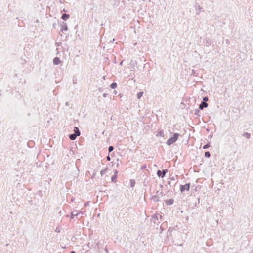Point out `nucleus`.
I'll use <instances>...</instances> for the list:
<instances>
[{
	"label": "nucleus",
	"instance_id": "a211bd4d",
	"mask_svg": "<svg viewBox=\"0 0 253 253\" xmlns=\"http://www.w3.org/2000/svg\"><path fill=\"white\" fill-rule=\"evenodd\" d=\"M143 93H143V91H140V92H138V93H137V95H136V96H137V98L138 99H140V98H141V97L143 96Z\"/></svg>",
	"mask_w": 253,
	"mask_h": 253
},
{
	"label": "nucleus",
	"instance_id": "a19ab883",
	"mask_svg": "<svg viewBox=\"0 0 253 253\" xmlns=\"http://www.w3.org/2000/svg\"><path fill=\"white\" fill-rule=\"evenodd\" d=\"M191 113H193V111H191Z\"/></svg>",
	"mask_w": 253,
	"mask_h": 253
},
{
	"label": "nucleus",
	"instance_id": "ea45409f",
	"mask_svg": "<svg viewBox=\"0 0 253 253\" xmlns=\"http://www.w3.org/2000/svg\"><path fill=\"white\" fill-rule=\"evenodd\" d=\"M77 26H78V25H76V26L75 27V28H76Z\"/></svg>",
	"mask_w": 253,
	"mask_h": 253
},
{
	"label": "nucleus",
	"instance_id": "393cba45",
	"mask_svg": "<svg viewBox=\"0 0 253 253\" xmlns=\"http://www.w3.org/2000/svg\"><path fill=\"white\" fill-rule=\"evenodd\" d=\"M130 182H131L132 186V187L134 186V185L135 184V181L134 180H130Z\"/></svg>",
	"mask_w": 253,
	"mask_h": 253
},
{
	"label": "nucleus",
	"instance_id": "aec40b11",
	"mask_svg": "<svg viewBox=\"0 0 253 253\" xmlns=\"http://www.w3.org/2000/svg\"><path fill=\"white\" fill-rule=\"evenodd\" d=\"M204 156L206 158H209L211 156V154L209 151H206L205 152Z\"/></svg>",
	"mask_w": 253,
	"mask_h": 253
},
{
	"label": "nucleus",
	"instance_id": "ddd939ff",
	"mask_svg": "<svg viewBox=\"0 0 253 253\" xmlns=\"http://www.w3.org/2000/svg\"><path fill=\"white\" fill-rule=\"evenodd\" d=\"M111 157H116L117 156L115 154V152H112L110 154H108V155L105 158H110Z\"/></svg>",
	"mask_w": 253,
	"mask_h": 253
},
{
	"label": "nucleus",
	"instance_id": "0eeeda50",
	"mask_svg": "<svg viewBox=\"0 0 253 253\" xmlns=\"http://www.w3.org/2000/svg\"><path fill=\"white\" fill-rule=\"evenodd\" d=\"M166 171H167V170L165 169V170H164L163 171V172H162L161 170H158L157 174L159 177H164L165 175Z\"/></svg>",
	"mask_w": 253,
	"mask_h": 253
},
{
	"label": "nucleus",
	"instance_id": "58836bf2",
	"mask_svg": "<svg viewBox=\"0 0 253 253\" xmlns=\"http://www.w3.org/2000/svg\"><path fill=\"white\" fill-rule=\"evenodd\" d=\"M30 143H33V142H29V143H28V144H29Z\"/></svg>",
	"mask_w": 253,
	"mask_h": 253
},
{
	"label": "nucleus",
	"instance_id": "a878e982",
	"mask_svg": "<svg viewBox=\"0 0 253 253\" xmlns=\"http://www.w3.org/2000/svg\"><path fill=\"white\" fill-rule=\"evenodd\" d=\"M106 153V150L101 151V152H100V156H101V157H103V156L102 155V154L103 153Z\"/></svg>",
	"mask_w": 253,
	"mask_h": 253
},
{
	"label": "nucleus",
	"instance_id": "6ab92c4d",
	"mask_svg": "<svg viewBox=\"0 0 253 253\" xmlns=\"http://www.w3.org/2000/svg\"><path fill=\"white\" fill-rule=\"evenodd\" d=\"M114 149V147L113 146H110L108 148V154H110Z\"/></svg>",
	"mask_w": 253,
	"mask_h": 253
},
{
	"label": "nucleus",
	"instance_id": "dca6fc26",
	"mask_svg": "<svg viewBox=\"0 0 253 253\" xmlns=\"http://www.w3.org/2000/svg\"><path fill=\"white\" fill-rule=\"evenodd\" d=\"M121 101H123L124 99H126V95H124L123 93H120L118 95Z\"/></svg>",
	"mask_w": 253,
	"mask_h": 253
},
{
	"label": "nucleus",
	"instance_id": "4c0bfd02",
	"mask_svg": "<svg viewBox=\"0 0 253 253\" xmlns=\"http://www.w3.org/2000/svg\"><path fill=\"white\" fill-rule=\"evenodd\" d=\"M174 158L177 159V158H178L177 156H175V157Z\"/></svg>",
	"mask_w": 253,
	"mask_h": 253
},
{
	"label": "nucleus",
	"instance_id": "bb28decb",
	"mask_svg": "<svg viewBox=\"0 0 253 253\" xmlns=\"http://www.w3.org/2000/svg\"><path fill=\"white\" fill-rule=\"evenodd\" d=\"M107 95H108V94H107V93H103V94H102V96H103V97H104V98H105V97H106Z\"/></svg>",
	"mask_w": 253,
	"mask_h": 253
},
{
	"label": "nucleus",
	"instance_id": "79ce46f5",
	"mask_svg": "<svg viewBox=\"0 0 253 253\" xmlns=\"http://www.w3.org/2000/svg\"><path fill=\"white\" fill-rule=\"evenodd\" d=\"M58 46H59V43H57Z\"/></svg>",
	"mask_w": 253,
	"mask_h": 253
},
{
	"label": "nucleus",
	"instance_id": "4468645a",
	"mask_svg": "<svg viewBox=\"0 0 253 253\" xmlns=\"http://www.w3.org/2000/svg\"><path fill=\"white\" fill-rule=\"evenodd\" d=\"M200 110L198 108V109H196L194 111V114L195 115L197 116V118H199L200 116H201V114H200Z\"/></svg>",
	"mask_w": 253,
	"mask_h": 253
},
{
	"label": "nucleus",
	"instance_id": "72a5a7b5",
	"mask_svg": "<svg viewBox=\"0 0 253 253\" xmlns=\"http://www.w3.org/2000/svg\"><path fill=\"white\" fill-rule=\"evenodd\" d=\"M123 62V61H122L120 63L119 65H122Z\"/></svg>",
	"mask_w": 253,
	"mask_h": 253
},
{
	"label": "nucleus",
	"instance_id": "473e14b6",
	"mask_svg": "<svg viewBox=\"0 0 253 253\" xmlns=\"http://www.w3.org/2000/svg\"><path fill=\"white\" fill-rule=\"evenodd\" d=\"M76 80H74V79H73V84H76V83H77V82H76Z\"/></svg>",
	"mask_w": 253,
	"mask_h": 253
},
{
	"label": "nucleus",
	"instance_id": "c756f323",
	"mask_svg": "<svg viewBox=\"0 0 253 253\" xmlns=\"http://www.w3.org/2000/svg\"><path fill=\"white\" fill-rule=\"evenodd\" d=\"M65 105H66V106H69V102H66L65 103Z\"/></svg>",
	"mask_w": 253,
	"mask_h": 253
},
{
	"label": "nucleus",
	"instance_id": "6e6552de",
	"mask_svg": "<svg viewBox=\"0 0 253 253\" xmlns=\"http://www.w3.org/2000/svg\"><path fill=\"white\" fill-rule=\"evenodd\" d=\"M74 133L76 134L78 136L80 135L81 132L80 129L77 126H75L74 127Z\"/></svg>",
	"mask_w": 253,
	"mask_h": 253
},
{
	"label": "nucleus",
	"instance_id": "f03ea898",
	"mask_svg": "<svg viewBox=\"0 0 253 253\" xmlns=\"http://www.w3.org/2000/svg\"><path fill=\"white\" fill-rule=\"evenodd\" d=\"M60 27H61L60 31L62 32L67 31L68 30V26L66 22H62L60 23Z\"/></svg>",
	"mask_w": 253,
	"mask_h": 253
},
{
	"label": "nucleus",
	"instance_id": "7ed1b4c3",
	"mask_svg": "<svg viewBox=\"0 0 253 253\" xmlns=\"http://www.w3.org/2000/svg\"><path fill=\"white\" fill-rule=\"evenodd\" d=\"M208 103L201 101V103L199 104V109L201 110H202L204 108L208 107Z\"/></svg>",
	"mask_w": 253,
	"mask_h": 253
},
{
	"label": "nucleus",
	"instance_id": "9d476101",
	"mask_svg": "<svg viewBox=\"0 0 253 253\" xmlns=\"http://www.w3.org/2000/svg\"><path fill=\"white\" fill-rule=\"evenodd\" d=\"M70 18V15L64 13L62 15L61 18L65 21H67Z\"/></svg>",
	"mask_w": 253,
	"mask_h": 253
},
{
	"label": "nucleus",
	"instance_id": "412c9836",
	"mask_svg": "<svg viewBox=\"0 0 253 253\" xmlns=\"http://www.w3.org/2000/svg\"><path fill=\"white\" fill-rule=\"evenodd\" d=\"M209 100V98L208 96H205L203 98V100H202V102H207Z\"/></svg>",
	"mask_w": 253,
	"mask_h": 253
},
{
	"label": "nucleus",
	"instance_id": "f8f14e48",
	"mask_svg": "<svg viewBox=\"0 0 253 253\" xmlns=\"http://www.w3.org/2000/svg\"><path fill=\"white\" fill-rule=\"evenodd\" d=\"M117 171L116 170L114 171V175L111 177V180L112 182H116V179L117 177Z\"/></svg>",
	"mask_w": 253,
	"mask_h": 253
},
{
	"label": "nucleus",
	"instance_id": "c03bdc74",
	"mask_svg": "<svg viewBox=\"0 0 253 253\" xmlns=\"http://www.w3.org/2000/svg\"><path fill=\"white\" fill-rule=\"evenodd\" d=\"M58 46H59V43H57Z\"/></svg>",
	"mask_w": 253,
	"mask_h": 253
},
{
	"label": "nucleus",
	"instance_id": "7c9ffc66",
	"mask_svg": "<svg viewBox=\"0 0 253 253\" xmlns=\"http://www.w3.org/2000/svg\"><path fill=\"white\" fill-rule=\"evenodd\" d=\"M103 89H102V88H99V91L100 92H102V91H103Z\"/></svg>",
	"mask_w": 253,
	"mask_h": 253
},
{
	"label": "nucleus",
	"instance_id": "37998d69",
	"mask_svg": "<svg viewBox=\"0 0 253 253\" xmlns=\"http://www.w3.org/2000/svg\"><path fill=\"white\" fill-rule=\"evenodd\" d=\"M58 46H59V43H57Z\"/></svg>",
	"mask_w": 253,
	"mask_h": 253
},
{
	"label": "nucleus",
	"instance_id": "e433bc0d",
	"mask_svg": "<svg viewBox=\"0 0 253 253\" xmlns=\"http://www.w3.org/2000/svg\"><path fill=\"white\" fill-rule=\"evenodd\" d=\"M206 130H207V131H208V132H209V131H210L209 128L206 129Z\"/></svg>",
	"mask_w": 253,
	"mask_h": 253
},
{
	"label": "nucleus",
	"instance_id": "2eb2a0df",
	"mask_svg": "<svg viewBox=\"0 0 253 253\" xmlns=\"http://www.w3.org/2000/svg\"><path fill=\"white\" fill-rule=\"evenodd\" d=\"M117 87V84L114 82L113 83H112L110 85V87L111 88V89H115L116 87Z\"/></svg>",
	"mask_w": 253,
	"mask_h": 253
},
{
	"label": "nucleus",
	"instance_id": "c85d7f7f",
	"mask_svg": "<svg viewBox=\"0 0 253 253\" xmlns=\"http://www.w3.org/2000/svg\"><path fill=\"white\" fill-rule=\"evenodd\" d=\"M213 136V134H211L209 136H208V138H210V139H211Z\"/></svg>",
	"mask_w": 253,
	"mask_h": 253
},
{
	"label": "nucleus",
	"instance_id": "f704fd0d",
	"mask_svg": "<svg viewBox=\"0 0 253 253\" xmlns=\"http://www.w3.org/2000/svg\"><path fill=\"white\" fill-rule=\"evenodd\" d=\"M55 25H56V24H53V27L54 28H55Z\"/></svg>",
	"mask_w": 253,
	"mask_h": 253
},
{
	"label": "nucleus",
	"instance_id": "4be33fe9",
	"mask_svg": "<svg viewBox=\"0 0 253 253\" xmlns=\"http://www.w3.org/2000/svg\"><path fill=\"white\" fill-rule=\"evenodd\" d=\"M108 170L107 169H105L104 170H103L101 171V174L102 176H103L106 172V171Z\"/></svg>",
	"mask_w": 253,
	"mask_h": 253
},
{
	"label": "nucleus",
	"instance_id": "1a4fd4ad",
	"mask_svg": "<svg viewBox=\"0 0 253 253\" xmlns=\"http://www.w3.org/2000/svg\"><path fill=\"white\" fill-rule=\"evenodd\" d=\"M156 132H157V134H156V136H157V137L161 136L162 137H164V130L163 129L159 130Z\"/></svg>",
	"mask_w": 253,
	"mask_h": 253
},
{
	"label": "nucleus",
	"instance_id": "9b49d317",
	"mask_svg": "<svg viewBox=\"0 0 253 253\" xmlns=\"http://www.w3.org/2000/svg\"><path fill=\"white\" fill-rule=\"evenodd\" d=\"M77 136H78L74 133H71L68 135L69 138L71 140H75Z\"/></svg>",
	"mask_w": 253,
	"mask_h": 253
},
{
	"label": "nucleus",
	"instance_id": "c9c22d12",
	"mask_svg": "<svg viewBox=\"0 0 253 253\" xmlns=\"http://www.w3.org/2000/svg\"><path fill=\"white\" fill-rule=\"evenodd\" d=\"M70 253H75V251H71Z\"/></svg>",
	"mask_w": 253,
	"mask_h": 253
},
{
	"label": "nucleus",
	"instance_id": "f3484780",
	"mask_svg": "<svg viewBox=\"0 0 253 253\" xmlns=\"http://www.w3.org/2000/svg\"><path fill=\"white\" fill-rule=\"evenodd\" d=\"M242 135L247 139H249L251 137V134L247 132H244Z\"/></svg>",
	"mask_w": 253,
	"mask_h": 253
},
{
	"label": "nucleus",
	"instance_id": "2f4dec72",
	"mask_svg": "<svg viewBox=\"0 0 253 253\" xmlns=\"http://www.w3.org/2000/svg\"><path fill=\"white\" fill-rule=\"evenodd\" d=\"M113 94L116 95L117 94V91L116 90H114L113 92Z\"/></svg>",
	"mask_w": 253,
	"mask_h": 253
},
{
	"label": "nucleus",
	"instance_id": "5701e85b",
	"mask_svg": "<svg viewBox=\"0 0 253 253\" xmlns=\"http://www.w3.org/2000/svg\"><path fill=\"white\" fill-rule=\"evenodd\" d=\"M210 147V145L209 144H207L204 145L203 149H206Z\"/></svg>",
	"mask_w": 253,
	"mask_h": 253
},
{
	"label": "nucleus",
	"instance_id": "f257e3e1",
	"mask_svg": "<svg viewBox=\"0 0 253 253\" xmlns=\"http://www.w3.org/2000/svg\"><path fill=\"white\" fill-rule=\"evenodd\" d=\"M181 135L179 133H174L172 136L167 140L166 142L167 145L170 146L174 144L178 140V138Z\"/></svg>",
	"mask_w": 253,
	"mask_h": 253
},
{
	"label": "nucleus",
	"instance_id": "20e7f679",
	"mask_svg": "<svg viewBox=\"0 0 253 253\" xmlns=\"http://www.w3.org/2000/svg\"><path fill=\"white\" fill-rule=\"evenodd\" d=\"M61 62H62V61L58 57H55L53 59V63L54 65H57L60 64Z\"/></svg>",
	"mask_w": 253,
	"mask_h": 253
},
{
	"label": "nucleus",
	"instance_id": "423d86ee",
	"mask_svg": "<svg viewBox=\"0 0 253 253\" xmlns=\"http://www.w3.org/2000/svg\"><path fill=\"white\" fill-rule=\"evenodd\" d=\"M203 42L207 46H209V45H210L211 44V40L210 38H206L204 40Z\"/></svg>",
	"mask_w": 253,
	"mask_h": 253
},
{
	"label": "nucleus",
	"instance_id": "cd10ccee",
	"mask_svg": "<svg viewBox=\"0 0 253 253\" xmlns=\"http://www.w3.org/2000/svg\"><path fill=\"white\" fill-rule=\"evenodd\" d=\"M115 41V39H113L112 40H111L110 41H109V42L110 43H113L114 42V41Z\"/></svg>",
	"mask_w": 253,
	"mask_h": 253
},
{
	"label": "nucleus",
	"instance_id": "b1692460",
	"mask_svg": "<svg viewBox=\"0 0 253 253\" xmlns=\"http://www.w3.org/2000/svg\"><path fill=\"white\" fill-rule=\"evenodd\" d=\"M195 73H196L194 69H193V70H192V73H191V75H193L194 76H196V75H195Z\"/></svg>",
	"mask_w": 253,
	"mask_h": 253
},
{
	"label": "nucleus",
	"instance_id": "39448f33",
	"mask_svg": "<svg viewBox=\"0 0 253 253\" xmlns=\"http://www.w3.org/2000/svg\"><path fill=\"white\" fill-rule=\"evenodd\" d=\"M190 188V184H186L184 185L181 186L180 190L181 192L184 191L185 190H189Z\"/></svg>",
	"mask_w": 253,
	"mask_h": 253
}]
</instances>
